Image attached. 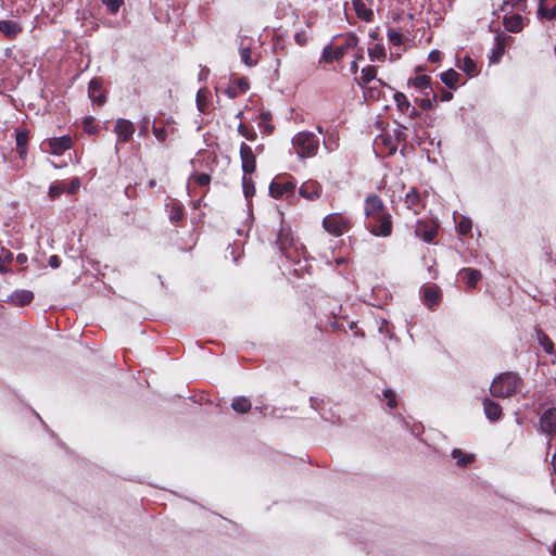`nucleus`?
Masks as SVG:
<instances>
[{"instance_id":"1","label":"nucleus","mask_w":556,"mask_h":556,"mask_svg":"<svg viewBox=\"0 0 556 556\" xmlns=\"http://www.w3.org/2000/svg\"><path fill=\"white\" fill-rule=\"evenodd\" d=\"M275 245L280 254L292 265L293 274L302 277L308 269L307 252L302 242L294 236L291 227L281 219Z\"/></svg>"},{"instance_id":"2","label":"nucleus","mask_w":556,"mask_h":556,"mask_svg":"<svg viewBox=\"0 0 556 556\" xmlns=\"http://www.w3.org/2000/svg\"><path fill=\"white\" fill-rule=\"evenodd\" d=\"M522 379L516 372L507 371L493 379L490 392L494 397H509L519 392Z\"/></svg>"},{"instance_id":"3","label":"nucleus","mask_w":556,"mask_h":556,"mask_svg":"<svg viewBox=\"0 0 556 556\" xmlns=\"http://www.w3.org/2000/svg\"><path fill=\"white\" fill-rule=\"evenodd\" d=\"M292 147L300 159L313 157L319 149V139L312 131H299L292 138Z\"/></svg>"},{"instance_id":"4","label":"nucleus","mask_w":556,"mask_h":556,"mask_svg":"<svg viewBox=\"0 0 556 556\" xmlns=\"http://www.w3.org/2000/svg\"><path fill=\"white\" fill-rule=\"evenodd\" d=\"M296 181L290 175L276 176L269 185V194L275 199H292L295 197Z\"/></svg>"},{"instance_id":"5","label":"nucleus","mask_w":556,"mask_h":556,"mask_svg":"<svg viewBox=\"0 0 556 556\" xmlns=\"http://www.w3.org/2000/svg\"><path fill=\"white\" fill-rule=\"evenodd\" d=\"M351 226V219L340 213H331L323 219L324 229L334 237H340L348 232Z\"/></svg>"},{"instance_id":"6","label":"nucleus","mask_w":556,"mask_h":556,"mask_svg":"<svg viewBox=\"0 0 556 556\" xmlns=\"http://www.w3.org/2000/svg\"><path fill=\"white\" fill-rule=\"evenodd\" d=\"M365 227L376 237H389L392 233L391 215L384 212L365 219Z\"/></svg>"},{"instance_id":"7","label":"nucleus","mask_w":556,"mask_h":556,"mask_svg":"<svg viewBox=\"0 0 556 556\" xmlns=\"http://www.w3.org/2000/svg\"><path fill=\"white\" fill-rule=\"evenodd\" d=\"M439 223L432 217L418 219L415 225L416 237L431 243L438 235Z\"/></svg>"},{"instance_id":"8","label":"nucleus","mask_w":556,"mask_h":556,"mask_svg":"<svg viewBox=\"0 0 556 556\" xmlns=\"http://www.w3.org/2000/svg\"><path fill=\"white\" fill-rule=\"evenodd\" d=\"M72 146V137L64 135L61 137L49 138L42 142V150L53 155H62L66 150H70Z\"/></svg>"},{"instance_id":"9","label":"nucleus","mask_w":556,"mask_h":556,"mask_svg":"<svg viewBox=\"0 0 556 556\" xmlns=\"http://www.w3.org/2000/svg\"><path fill=\"white\" fill-rule=\"evenodd\" d=\"M427 197V192L421 193L415 187L409 188L404 198L406 208L415 215L419 214L426 207Z\"/></svg>"},{"instance_id":"10","label":"nucleus","mask_w":556,"mask_h":556,"mask_svg":"<svg viewBox=\"0 0 556 556\" xmlns=\"http://www.w3.org/2000/svg\"><path fill=\"white\" fill-rule=\"evenodd\" d=\"M396 142L391 134H381L375 138L374 150L381 157L393 155L397 151Z\"/></svg>"},{"instance_id":"11","label":"nucleus","mask_w":556,"mask_h":556,"mask_svg":"<svg viewBox=\"0 0 556 556\" xmlns=\"http://www.w3.org/2000/svg\"><path fill=\"white\" fill-rule=\"evenodd\" d=\"M88 97L92 103L99 106L106 102V92L103 88V79L101 77H94L89 81Z\"/></svg>"},{"instance_id":"12","label":"nucleus","mask_w":556,"mask_h":556,"mask_svg":"<svg viewBox=\"0 0 556 556\" xmlns=\"http://www.w3.org/2000/svg\"><path fill=\"white\" fill-rule=\"evenodd\" d=\"M114 132L117 136V143H126L132 138L135 126L126 118H117L114 125Z\"/></svg>"},{"instance_id":"13","label":"nucleus","mask_w":556,"mask_h":556,"mask_svg":"<svg viewBox=\"0 0 556 556\" xmlns=\"http://www.w3.org/2000/svg\"><path fill=\"white\" fill-rule=\"evenodd\" d=\"M241 166L244 175L252 174L256 168V157L250 146L242 142L240 146Z\"/></svg>"},{"instance_id":"14","label":"nucleus","mask_w":556,"mask_h":556,"mask_svg":"<svg viewBox=\"0 0 556 556\" xmlns=\"http://www.w3.org/2000/svg\"><path fill=\"white\" fill-rule=\"evenodd\" d=\"M323 187L314 179L304 181L299 188V194L308 201H315L321 197Z\"/></svg>"},{"instance_id":"15","label":"nucleus","mask_w":556,"mask_h":556,"mask_svg":"<svg viewBox=\"0 0 556 556\" xmlns=\"http://www.w3.org/2000/svg\"><path fill=\"white\" fill-rule=\"evenodd\" d=\"M388 212L382 200L377 194L368 195L365 200L364 213L365 219Z\"/></svg>"},{"instance_id":"16","label":"nucleus","mask_w":556,"mask_h":556,"mask_svg":"<svg viewBox=\"0 0 556 556\" xmlns=\"http://www.w3.org/2000/svg\"><path fill=\"white\" fill-rule=\"evenodd\" d=\"M34 298H35V295H34L33 291L22 289V290L13 291L11 294L8 295L5 301H7V303H9L13 306L22 307V306H26V305L30 304L33 302Z\"/></svg>"},{"instance_id":"17","label":"nucleus","mask_w":556,"mask_h":556,"mask_svg":"<svg viewBox=\"0 0 556 556\" xmlns=\"http://www.w3.org/2000/svg\"><path fill=\"white\" fill-rule=\"evenodd\" d=\"M346 53V47H336L333 48L331 45H327L323 49L321 58L319 59V63L331 64L334 61L341 60Z\"/></svg>"},{"instance_id":"18","label":"nucleus","mask_w":556,"mask_h":556,"mask_svg":"<svg viewBox=\"0 0 556 556\" xmlns=\"http://www.w3.org/2000/svg\"><path fill=\"white\" fill-rule=\"evenodd\" d=\"M540 426L546 434H556V408H548L540 418Z\"/></svg>"},{"instance_id":"19","label":"nucleus","mask_w":556,"mask_h":556,"mask_svg":"<svg viewBox=\"0 0 556 556\" xmlns=\"http://www.w3.org/2000/svg\"><path fill=\"white\" fill-rule=\"evenodd\" d=\"M509 38L505 34H498L494 37V46L491 50L490 63H498L505 52L506 40Z\"/></svg>"},{"instance_id":"20","label":"nucleus","mask_w":556,"mask_h":556,"mask_svg":"<svg viewBox=\"0 0 556 556\" xmlns=\"http://www.w3.org/2000/svg\"><path fill=\"white\" fill-rule=\"evenodd\" d=\"M408 85L418 89L426 97L430 96L433 92V87L431 86V78L428 75H417L413 78H409Z\"/></svg>"},{"instance_id":"21","label":"nucleus","mask_w":556,"mask_h":556,"mask_svg":"<svg viewBox=\"0 0 556 556\" xmlns=\"http://www.w3.org/2000/svg\"><path fill=\"white\" fill-rule=\"evenodd\" d=\"M166 210L168 213V218L173 224L181 222L185 217L184 205L175 199H170L166 203Z\"/></svg>"},{"instance_id":"22","label":"nucleus","mask_w":556,"mask_h":556,"mask_svg":"<svg viewBox=\"0 0 556 556\" xmlns=\"http://www.w3.org/2000/svg\"><path fill=\"white\" fill-rule=\"evenodd\" d=\"M483 409L486 418L490 421L500 420L503 414L501 405L497 402L488 397L483 400Z\"/></svg>"},{"instance_id":"23","label":"nucleus","mask_w":556,"mask_h":556,"mask_svg":"<svg viewBox=\"0 0 556 556\" xmlns=\"http://www.w3.org/2000/svg\"><path fill=\"white\" fill-rule=\"evenodd\" d=\"M441 293L438 287L428 286L424 289V303L429 308H434L440 304Z\"/></svg>"},{"instance_id":"24","label":"nucleus","mask_w":556,"mask_h":556,"mask_svg":"<svg viewBox=\"0 0 556 556\" xmlns=\"http://www.w3.org/2000/svg\"><path fill=\"white\" fill-rule=\"evenodd\" d=\"M460 278L466 282L468 288H475L482 278V274L476 268H463L459 270Z\"/></svg>"},{"instance_id":"25","label":"nucleus","mask_w":556,"mask_h":556,"mask_svg":"<svg viewBox=\"0 0 556 556\" xmlns=\"http://www.w3.org/2000/svg\"><path fill=\"white\" fill-rule=\"evenodd\" d=\"M21 31H22V27H21V25L17 22L11 21V20L0 21V33L4 37H7L9 39H13Z\"/></svg>"},{"instance_id":"26","label":"nucleus","mask_w":556,"mask_h":556,"mask_svg":"<svg viewBox=\"0 0 556 556\" xmlns=\"http://www.w3.org/2000/svg\"><path fill=\"white\" fill-rule=\"evenodd\" d=\"M352 5L358 18L367 23L374 21V11L363 0H352Z\"/></svg>"},{"instance_id":"27","label":"nucleus","mask_w":556,"mask_h":556,"mask_svg":"<svg viewBox=\"0 0 556 556\" xmlns=\"http://www.w3.org/2000/svg\"><path fill=\"white\" fill-rule=\"evenodd\" d=\"M503 24L508 31L519 33L523 28V17L519 14L505 15Z\"/></svg>"},{"instance_id":"28","label":"nucleus","mask_w":556,"mask_h":556,"mask_svg":"<svg viewBox=\"0 0 556 556\" xmlns=\"http://www.w3.org/2000/svg\"><path fill=\"white\" fill-rule=\"evenodd\" d=\"M440 78L446 87H448L452 90H456L460 75L455 70L450 68L441 73Z\"/></svg>"},{"instance_id":"29","label":"nucleus","mask_w":556,"mask_h":556,"mask_svg":"<svg viewBox=\"0 0 556 556\" xmlns=\"http://www.w3.org/2000/svg\"><path fill=\"white\" fill-rule=\"evenodd\" d=\"M324 147L328 152H333L339 148V134L336 129H327Z\"/></svg>"},{"instance_id":"30","label":"nucleus","mask_w":556,"mask_h":556,"mask_svg":"<svg viewBox=\"0 0 556 556\" xmlns=\"http://www.w3.org/2000/svg\"><path fill=\"white\" fill-rule=\"evenodd\" d=\"M535 332H536V340H538L539 344L542 346V349L544 350V352L549 355H554L555 348H554V343L551 340V338L542 329H536Z\"/></svg>"},{"instance_id":"31","label":"nucleus","mask_w":556,"mask_h":556,"mask_svg":"<svg viewBox=\"0 0 556 556\" xmlns=\"http://www.w3.org/2000/svg\"><path fill=\"white\" fill-rule=\"evenodd\" d=\"M15 141H16L17 153L22 159H24L27 154L28 131L27 130L16 131Z\"/></svg>"},{"instance_id":"32","label":"nucleus","mask_w":556,"mask_h":556,"mask_svg":"<svg viewBox=\"0 0 556 556\" xmlns=\"http://www.w3.org/2000/svg\"><path fill=\"white\" fill-rule=\"evenodd\" d=\"M368 56L370 61L384 62L387 58L386 49L382 43H375L368 48Z\"/></svg>"},{"instance_id":"33","label":"nucleus","mask_w":556,"mask_h":556,"mask_svg":"<svg viewBox=\"0 0 556 556\" xmlns=\"http://www.w3.org/2000/svg\"><path fill=\"white\" fill-rule=\"evenodd\" d=\"M458 66L469 77H475L479 74L477 63L468 55L463 59L462 65H458Z\"/></svg>"},{"instance_id":"34","label":"nucleus","mask_w":556,"mask_h":556,"mask_svg":"<svg viewBox=\"0 0 556 556\" xmlns=\"http://www.w3.org/2000/svg\"><path fill=\"white\" fill-rule=\"evenodd\" d=\"M231 407L235 412L244 414L251 409V402L245 396H238L232 400Z\"/></svg>"},{"instance_id":"35","label":"nucleus","mask_w":556,"mask_h":556,"mask_svg":"<svg viewBox=\"0 0 556 556\" xmlns=\"http://www.w3.org/2000/svg\"><path fill=\"white\" fill-rule=\"evenodd\" d=\"M376 76H377L376 67L371 66V65H367L362 70L361 76L357 79V81L359 85H366V84H369L370 81H372L374 79H376Z\"/></svg>"},{"instance_id":"36","label":"nucleus","mask_w":556,"mask_h":556,"mask_svg":"<svg viewBox=\"0 0 556 556\" xmlns=\"http://www.w3.org/2000/svg\"><path fill=\"white\" fill-rule=\"evenodd\" d=\"M452 457L456 459V464L458 467H466L468 464L473 462L472 455L464 454L459 448L453 450Z\"/></svg>"},{"instance_id":"37","label":"nucleus","mask_w":556,"mask_h":556,"mask_svg":"<svg viewBox=\"0 0 556 556\" xmlns=\"http://www.w3.org/2000/svg\"><path fill=\"white\" fill-rule=\"evenodd\" d=\"M391 136L393 137V140L396 142L397 147L401 143H405L407 140V127L402 124H397Z\"/></svg>"},{"instance_id":"38","label":"nucleus","mask_w":556,"mask_h":556,"mask_svg":"<svg viewBox=\"0 0 556 556\" xmlns=\"http://www.w3.org/2000/svg\"><path fill=\"white\" fill-rule=\"evenodd\" d=\"M152 132L160 142H164L168 138L170 130L161 124L153 122Z\"/></svg>"},{"instance_id":"39","label":"nucleus","mask_w":556,"mask_h":556,"mask_svg":"<svg viewBox=\"0 0 556 556\" xmlns=\"http://www.w3.org/2000/svg\"><path fill=\"white\" fill-rule=\"evenodd\" d=\"M238 132L249 141H255L257 138L256 131L243 123L239 124Z\"/></svg>"},{"instance_id":"40","label":"nucleus","mask_w":556,"mask_h":556,"mask_svg":"<svg viewBox=\"0 0 556 556\" xmlns=\"http://www.w3.org/2000/svg\"><path fill=\"white\" fill-rule=\"evenodd\" d=\"M240 58L247 66H254L256 61L251 58V50L249 47H243V40L240 43Z\"/></svg>"},{"instance_id":"41","label":"nucleus","mask_w":556,"mask_h":556,"mask_svg":"<svg viewBox=\"0 0 556 556\" xmlns=\"http://www.w3.org/2000/svg\"><path fill=\"white\" fill-rule=\"evenodd\" d=\"M472 222L470 218L463 216L457 223V231L462 236H466L471 231Z\"/></svg>"},{"instance_id":"42","label":"nucleus","mask_w":556,"mask_h":556,"mask_svg":"<svg viewBox=\"0 0 556 556\" xmlns=\"http://www.w3.org/2000/svg\"><path fill=\"white\" fill-rule=\"evenodd\" d=\"M387 37H388V40L393 45V46H401L403 45L404 42V37L403 35L394 29V28H389L388 31H387Z\"/></svg>"},{"instance_id":"43","label":"nucleus","mask_w":556,"mask_h":556,"mask_svg":"<svg viewBox=\"0 0 556 556\" xmlns=\"http://www.w3.org/2000/svg\"><path fill=\"white\" fill-rule=\"evenodd\" d=\"M101 2L111 15H115L124 4V0H101Z\"/></svg>"},{"instance_id":"44","label":"nucleus","mask_w":556,"mask_h":556,"mask_svg":"<svg viewBox=\"0 0 556 556\" xmlns=\"http://www.w3.org/2000/svg\"><path fill=\"white\" fill-rule=\"evenodd\" d=\"M394 101L396 103L397 110L402 113L407 110V106H409V101L407 100L406 96L403 92L396 91L393 96Z\"/></svg>"},{"instance_id":"45","label":"nucleus","mask_w":556,"mask_h":556,"mask_svg":"<svg viewBox=\"0 0 556 556\" xmlns=\"http://www.w3.org/2000/svg\"><path fill=\"white\" fill-rule=\"evenodd\" d=\"M538 16L541 18L549 20V21L555 20L556 18V5L552 7L549 9L544 8V5H539Z\"/></svg>"},{"instance_id":"46","label":"nucleus","mask_w":556,"mask_h":556,"mask_svg":"<svg viewBox=\"0 0 556 556\" xmlns=\"http://www.w3.org/2000/svg\"><path fill=\"white\" fill-rule=\"evenodd\" d=\"M438 96L433 92L430 93V96L426 97L425 99H421L418 104L422 110L429 111L433 108V105L437 103Z\"/></svg>"},{"instance_id":"47","label":"nucleus","mask_w":556,"mask_h":556,"mask_svg":"<svg viewBox=\"0 0 556 556\" xmlns=\"http://www.w3.org/2000/svg\"><path fill=\"white\" fill-rule=\"evenodd\" d=\"M65 191V185L62 182L52 184L49 188V197L51 199L59 198Z\"/></svg>"},{"instance_id":"48","label":"nucleus","mask_w":556,"mask_h":556,"mask_svg":"<svg viewBox=\"0 0 556 556\" xmlns=\"http://www.w3.org/2000/svg\"><path fill=\"white\" fill-rule=\"evenodd\" d=\"M261 118H262V122L260 123V127H263L265 132L270 134L274 130V126L270 124V121H271L270 113H262Z\"/></svg>"},{"instance_id":"49","label":"nucleus","mask_w":556,"mask_h":556,"mask_svg":"<svg viewBox=\"0 0 556 556\" xmlns=\"http://www.w3.org/2000/svg\"><path fill=\"white\" fill-rule=\"evenodd\" d=\"M383 396L388 400L387 405L390 408H394L397 406L396 394L394 393L393 390H391V389L383 390Z\"/></svg>"},{"instance_id":"50","label":"nucleus","mask_w":556,"mask_h":556,"mask_svg":"<svg viewBox=\"0 0 556 556\" xmlns=\"http://www.w3.org/2000/svg\"><path fill=\"white\" fill-rule=\"evenodd\" d=\"M193 179L198 186L206 187L210 185L211 177L205 173H200L193 176Z\"/></svg>"},{"instance_id":"51","label":"nucleus","mask_w":556,"mask_h":556,"mask_svg":"<svg viewBox=\"0 0 556 556\" xmlns=\"http://www.w3.org/2000/svg\"><path fill=\"white\" fill-rule=\"evenodd\" d=\"M242 184H243V190H244L245 198L253 195L254 187L251 185V179L247 178V175L243 176Z\"/></svg>"},{"instance_id":"52","label":"nucleus","mask_w":556,"mask_h":556,"mask_svg":"<svg viewBox=\"0 0 556 556\" xmlns=\"http://www.w3.org/2000/svg\"><path fill=\"white\" fill-rule=\"evenodd\" d=\"M150 118L144 116L138 130L140 137H146L149 130Z\"/></svg>"},{"instance_id":"53","label":"nucleus","mask_w":556,"mask_h":556,"mask_svg":"<svg viewBox=\"0 0 556 556\" xmlns=\"http://www.w3.org/2000/svg\"><path fill=\"white\" fill-rule=\"evenodd\" d=\"M357 42H358V38L354 34H350L346 37L345 43L342 47H346V51H348L349 49L356 47Z\"/></svg>"},{"instance_id":"54","label":"nucleus","mask_w":556,"mask_h":556,"mask_svg":"<svg viewBox=\"0 0 556 556\" xmlns=\"http://www.w3.org/2000/svg\"><path fill=\"white\" fill-rule=\"evenodd\" d=\"M162 126H165L166 128H168L170 130V132H174L176 130L175 128V121L173 119V117H167L165 119H162L160 121V123Z\"/></svg>"},{"instance_id":"55","label":"nucleus","mask_w":556,"mask_h":556,"mask_svg":"<svg viewBox=\"0 0 556 556\" xmlns=\"http://www.w3.org/2000/svg\"><path fill=\"white\" fill-rule=\"evenodd\" d=\"M205 104H206V99L204 97H202V92L200 90V91H198V94H197V105H198V109L201 112H204Z\"/></svg>"},{"instance_id":"56","label":"nucleus","mask_w":556,"mask_h":556,"mask_svg":"<svg viewBox=\"0 0 556 556\" xmlns=\"http://www.w3.org/2000/svg\"><path fill=\"white\" fill-rule=\"evenodd\" d=\"M48 264L52 268H59L61 265V260L58 255H51L48 260Z\"/></svg>"},{"instance_id":"57","label":"nucleus","mask_w":556,"mask_h":556,"mask_svg":"<svg viewBox=\"0 0 556 556\" xmlns=\"http://www.w3.org/2000/svg\"><path fill=\"white\" fill-rule=\"evenodd\" d=\"M428 60L431 62V63H437L441 60V52L438 51V50H433L429 53L428 55Z\"/></svg>"},{"instance_id":"58","label":"nucleus","mask_w":556,"mask_h":556,"mask_svg":"<svg viewBox=\"0 0 556 556\" xmlns=\"http://www.w3.org/2000/svg\"><path fill=\"white\" fill-rule=\"evenodd\" d=\"M403 114L407 115L410 118H416L419 115L418 111L412 104L407 106V110H405Z\"/></svg>"},{"instance_id":"59","label":"nucleus","mask_w":556,"mask_h":556,"mask_svg":"<svg viewBox=\"0 0 556 556\" xmlns=\"http://www.w3.org/2000/svg\"><path fill=\"white\" fill-rule=\"evenodd\" d=\"M438 98H440V100L442 102H447V101L452 100L453 93L451 91H447V90H444L441 88V93Z\"/></svg>"},{"instance_id":"60","label":"nucleus","mask_w":556,"mask_h":556,"mask_svg":"<svg viewBox=\"0 0 556 556\" xmlns=\"http://www.w3.org/2000/svg\"><path fill=\"white\" fill-rule=\"evenodd\" d=\"M91 124H92V118L91 117H86L84 119V130L88 131V132H94L96 129H94V127Z\"/></svg>"},{"instance_id":"61","label":"nucleus","mask_w":556,"mask_h":556,"mask_svg":"<svg viewBox=\"0 0 556 556\" xmlns=\"http://www.w3.org/2000/svg\"><path fill=\"white\" fill-rule=\"evenodd\" d=\"M28 261V257L25 253H18L16 255V262L20 264V265H24L26 264Z\"/></svg>"},{"instance_id":"62","label":"nucleus","mask_w":556,"mask_h":556,"mask_svg":"<svg viewBox=\"0 0 556 556\" xmlns=\"http://www.w3.org/2000/svg\"><path fill=\"white\" fill-rule=\"evenodd\" d=\"M79 186H80L79 180L78 179H74L71 182V188L67 191L70 193H75L78 190Z\"/></svg>"},{"instance_id":"63","label":"nucleus","mask_w":556,"mask_h":556,"mask_svg":"<svg viewBox=\"0 0 556 556\" xmlns=\"http://www.w3.org/2000/svg\"><path fill=\"white\" fill-rule=\"evenodd\" d=\"M238 86L241 89V91H247L249 88L248 83L243 78L239 79Z\"/></svg>"},{"instance_id":"64","label":"nucleus","mask_w":556,"mask_h":556,"mask_svg":"<svg viewBox=\"0 0 556 556\" xmlns=\"http://www.w3.org/2000/svg\"><path fill=\"white\" fill-rule=\"evenodd\" d=\"M526 2V0H509L506 4L511 5L513 8H519L520 3Z\"/></svg>"}]
</instances>
